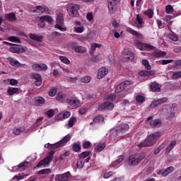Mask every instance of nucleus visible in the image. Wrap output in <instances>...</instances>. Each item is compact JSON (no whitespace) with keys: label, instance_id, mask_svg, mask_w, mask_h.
I'll list each match as a JSON object with an SVG mask.
<instances>
[{"label":"nucleus","instance_id":"obj_46","mask_svg":"<svg viewBox=\"0 0 181 181\" xmlns=\"http://www.w3.org/2000/svg\"><path fill=\"white\" fill-rule=\"evenodd\" d=\"M54 155V151H50L48 153V156L45 157L47 160H49V162H52L53 160V156Z\"/></svg>","mask_w":181,"mask_h":181},{"label":"nucleus","instance_id":"obj_17","mask_svg":"<svg viewBox=\"0 0 181 181\" xmlns=\"http://www.w3.org/2000/svg\"><path fill=\"white\" fill-rule=\"evenodd\" d=\"M175 107H169L166 113V119L170 121V119H172V118H175Z\"/></svg>","mask_w":181,"mask_h":181},{"label":"nucleus","instance_id":"obj_58","mask_svg":"<svg viewBox=\"0 0 181 181\" xmlns=\"http://www.w3.org/2000/svg\"><path fill=\"white\" fill-rule=\"evenodd\" d=\"M159 62L163 66H165L166 64H169V63H173V59H164V60L159 61Z\"/></svg>","mask_w":181,"mask_h":181},{"label":"nucleus","instance_id":"obj_44","mask_svg":"<svg viewBox=\"0 0 181 181\" xmlns=\"http://www.w3.org/2000/svg\"><path fill=\"white\" fill-rule=\"evenodd\" d=\"M48 146H51V148H52V149H57L62 146H63L62 145V143H60V141H58L57 143L54 144H47Z\"/></svg>","mask_w":181,"mask_h":181},{"label":"nucleus","instance_id":"obj_27","mask_svg":"<svg viewBox=\"0 0 181 181\" xmlns=\"http://www.w3.org/2000/svg\"><path fill=\"white\" fill-rule=\"evenodd\" d=\"M70 139H71V136H70V134H67L61 141H59V144H61L62 146H64Z\"/></svg>","mask_w":181,"mask_h":181},{"label":"nucleus","instance_id":"obj_49","mask_svg":"<svg viewBox=\"0 0 181 181\" xmlns=\"http://www.w3.org/2000/svg\"><path fill=\"white\" fill-rule=\"evenodd\" d=\"M142 64H144L146 70H151V66L149 65V61H148V59H143Z\"/></svg>","mask_w":181,"mask_h":181},{"label":"nucleus","instance_id":"obj_15","mask_svg":"<svg viewBox=\"0 0 181 181\" xmlns=\"http://www.w3.org/2000/svg\"><path fill=\"white\" fill-rule=\"evenodd\" d=\"M108 74V69L103 67L99 69L98 74H97V78L100 80V78H103V77H105V76H107Z\"/></svg>","mask_w":181,"mask_h":181},{"label":"nucleus","instance_id":"obj_50","mask_svg":"<svg viewBox=\"0 0 181 181\" xmlns=\"http://www.w3.org/2000/svg\"><path fill=\"white\" fill-rule=\"evenodd\" d=\"M45 115L48 118H52L54 115V110L50 109L45 112Z\"/></svg>","mask_w":181,"mask_h":181},{"label":"nucleus","instance_id":"obj_45","mask_svg":"<svg viewBox=\"0 0 181 181\" xmlns=\"http://www.w3.org/2000/svg\"><path fill=\"white\" fill-rule=\"evenodd\" d=\"M10 64L13 67H19V66H21V63L18 62V60H15L13 59H10Z\"/></svg>","mask_w":181,"mask_h":181},{"label":"nucleus","instance_id":"obj_26","mask_svg":"<svg viewBox=\"0 0 181 181\" xmlns=\"http://www.w3.org/2000/svg\"><path fill=\"white\" fill-rule=\"evenodd\" d=\"M33 12H36L37 13H43L44 12H46V7L45 6H37L33 8Z\"/></svg>","mask_w":181,"mask_h":181},{"label":"nucleus","instance_id":"obj_8","mask_svg":"<svg viewBox=\"0 0 181 181\" xmlns=\"http://www.w3.org/2000/svg\"><path fill=\"white\" fill-rule=\"evenodd\" d=\"M69 177H71V174L68 171L63 174L57 175L55 176V181H67Z\"/></svg>","mask_w":181,"mask_h":181},{"label":"nucleus","instance_id":"obj_32","mask_svg":"<svg viewBox=\"0 0 181 181\" xmlns=\"http://www.w3.org/2000/svg\"><path fill=\"white\" fill-rule=\"evenodd\" d=\"M167 37L168 39H170V40H173V42H177L179 40V37H177V35L173 33L167 34Z\"/></svg>","mask_w":181,"mask_h":181},{"label":"nucleus","instance_id":"obj_9","mask_svg":"<svg viewBox=\"0 0 181 181\" xmlns=\"http://www.w3.org/2000/svg\"><path fill=\"white\" fill-rule=\"evenodd\" d=\"M72 50H74L76 53H78L79 54H83V53H86L87 52V49L83 46L76 45V43H72L71 45Z\"/></svg>","mask_w":181,"mask_h":181},{"label":"nucleus","instance_id":"obj_13","mask_svg":"<svg viewBox=\"0 0 181 181\" xmlns=\"http://www.w3.org/2000/svg\"><path fill=\"white\" fill-rule=\"evenodd\" d=\"M150 121V125L152 127V128H156V127H160L162 122L160 119H156L154 120H152V117H149L147 119V122H149Z\"/></svg>","mask_w":181,"mask_h":181},{"label":"nucleus","instance_id":"obj_23","mask_svg":"<svg viewBox=\"0 0 181 181\" xmlns=\"http://www.w3.org/2000/svg\"><path fill=\"white\" fill-rule=\"evenodd\" d=\"M117 4L115 0H107V5L110 13H114V6Z\"/></svg>","mask_w":181,"mask_h":181},{"label":"nucleus","instance_id":"obj_53","mask_svg":"<svg viewBox=\"0 0 181 181\" xmlns=\"http://www.w3.org/2000/svg\"><path fill=\"white\" fill-rule=\"evenodd\" d=\"M158 175H161V176H163V177H166V176H168V175H169V173L168 172L167 170H160L158 173Z\"/></svg>","mask_w":181,"mask_h":181},{"label":"nucleus","instance_id":"obj_33","mask_svg":"<svg viewBox=\"0 0 181 181\" xmlns=\"http://www.w3.org/2000/svg\"><path fill=\"white\" fill-rule=\"evenodd\" d=\"M105 148V144H100L95 147V152H101Z\"/></svg>","mask_w":181,"mask_h":181},{"label":"nucleus","instance_id":"obj_43","mask_svg":"<svg viewBox=\"0 0 181 181\" xmlns=\"http://www.w3.org/2000/svg\"><path fill=\"white\" fill-rule=\"evenodd\" d=\"M76 121H77V119L76 117H71L69 120L68 127L69 128L74 127V123L76 122Z\"/></svg>","mask_w":181,"mask_h":181},{"label":"nucleus","instance_id":"obj_18","mask_svg":"<svg viewBox=\"0 0 181 181\" xmlns=\"http://www.w3.org/2000/svg\"><path fill=\"white\" fill-rule=\"evenodd\" d=\"M127 32H128L129 33H130L131 35H133V36H136V37H139V39H142V37H144V36L142 35V34L139 33L138 31L127 27L126 28Z\"/></svg>","mask_w":181,"mask_h":181},{"label":"nucleus","instance_id":"obj_38","mask_svg":"<svg viewBox=\"0 0 181 181\" xmlns=\"http://www.w3.org/2000/svg\"><path fill=\"white\" fill-rule=\"evenodd\" d=\"M40 21L50 23V22H53V18H52L50 16H42L40 17Z\"/></svg>","mask_w":181,"mask_h":181},{"label":"nucleus","instance_id":"obj_55","mask_svg":"<svg viewBox=\"0 0 181 181\" xmlns=\"http://www.w3.org/2000/svg\"><path fill=\"white\" fill-rule=\"evenodd\" d=\"M67 156H70V151H66L64 153L62 154L59 159L60 160H65Z\"/></svg>","mask_w":181,"mask_h":181},{"label":"nucleus","instance_id":"obj_28","mask_svg":"<svg viewBox=\"0 0 181 181\" xmlns=\"http://www.w3.org/2000/svg\"><path fill=\"white\" fill-rule=\"evenodd\" d=\"M26 176H28V174L25 175L24 173L16 175L13 177V180H16V181L22 180V179H25V177H26Z\"/></svg>","mask_w":181,"mask_h":181},{"label":"nucleus","instance_id":"obj_7","mask_svg":"<svg viewBox=\"0 0 181 181\" xmlns=\"http://www.w3.org/2000/svg\"><path fill=\"white\" fill-rule=\"evenodd\" d=\"M114 109V105L111 102L106 101L103 103H101L98 105V111H105V110H111Z\"/></svg>","mask_w":181,"mask_h":181},{"label":"nucleus","instance_id":"obj_1","mask_svg":"<svg viewBox=\"0 0 181 181\" xmlns=\"http://www.w3.org/2000/svg\"><path fill=\"white\" fill-rule=\"evenodd\" d=\"M129 129V125L128 124H122L116 127L115 131L111 134V138L112 136L115 138V141H120L125 138V133Z\"/></svg>","mask_w":181,"mask_h":181},{"label":"nucleus","instance_id":"obj_29","mask_svg":"<svg viewBox=\"0 0 181 181\" xmlns=\"http://www.w3.org/2000/svg\"><path fill=\"white\" fill-rule=\"evenodd\" d=\"M136 22H137V25H136V28H138V29H141L143 28L142 24L144 23V19H142L141 18V16H139V15L136 16Z\"/></svg>","mask_w":181,"mask_h":181},{"label":"nucleus","instance_id":"obj_20","mask_svg":"<svg viewBox=\"0 0 181 181\" xmlns=\"http://www.w3.org/2000/svg\"><path fill=\"white\" fill-rule=\"evenodd\" d=\"M4 18L6 21H8V22H15V21H16V15L15 13H6L4 16Z\"/></svg>","mask_w":181,"mask_h":181},{"label":"nucleus","instance_id":"obj_35","mask_svg":"<svg viewBox=\"0 0 181 181\" xmlns=\"http://www.w3.org/2000/svg\"><path fill=\"white\" fill-rule=\"evenodd\" d=\"M66 102L69 104V105H78L80 104V101L77 99H67Z\"/></svg>","mask_w":181,"mask_h":181},{"label":"nucleus","instance_id":"obj_61","mask_svg":"<svg viewBox=\"0 0 181 181\" xmlns=\"http://www.w3.org/2000/svg\"><path fill=\"white\" fill-rule=\"evenodd\" d=\"M142 47H146V49H148V50H153V49H155L154 46H152L150 44H146V43H143Z\"/></svg>","mask_w":181,"mask_h":181},{"label":"nucleus","instance_id":"obj_60","mask_svg":"<svg viewBox=\"0 0 181 181\" xmlns=\"http://www.w3.org/2000/svg\"><path fill=\"white\" fill-rule=\"evenodd\" d=\"M72 149L74 151V152H78V151L81 149V146H80V145L78 144H74L72 146Z\"/></svg>","mask_w":181,"mask_h":181},{"label":"nucleus","instance_id":"obj_30","mask_svg":"<svg viewBox=\"0 0 181 181\" xmlns=\"http://www.w3.org/2000/svg\"><path fill=\"white\" fill-rule=\"evenodd\" d=\"M66 98V95L63 93H59L56 96L57 101H59V103H63Z\"/></svg>","mask_w":181,"mask_h":181},{"label":"nucleus","instance_id":"obj_36","mask_svg":"<svg viewBox=\"0 0 181 181\" xmlns=\"http://www.w3.org/2000/svg\"><path fill=\"white\" fill-rule=\"evenodd\" d=\"M124 59L127 60V62H129V60L132 62V60H134V54L128 51L126 54V57H124Z\"/></svg>","mask_w":181,"mask_h":181},{"label":"nucleus","instance_id":"obj_59","mask_svg":"<svg viewBox=\"0 0 181 181\" xmlns=\"http://www.w3.org/2000/svg\"><path fill=\"white\" fill-rule=\"evenodd\" d=\"M56 93H57V88H52L49 91V97H54V95H56Z\"/></svg>","mask_w":181,"mask_h":181},{"label":"nucleus","instance_id":"obj_40","mask_svg":"<svg viewBox=\"0 0 181 181\" xmlns=\"http://www.w3.org/2000/svg\"><path fill=\"white\" fill-rule=\"evenodd\" d=\"M153 57H163V56H166V52H156L153 53Z\"/></svg>","mask_w":181,"mask_h":181},{"label":"nucleus","instance_id":"obj_34","mask_svg":"<svg viewBox=\"0 0 181 181\" xmlns=\"http://www.w3.org/2000/svg\"><path fill=\"white\" fill-rule=\"evenodd\" d=\"M49 163L50 162L45 158L37 164V168H40V166H46V165H49Z\"/></svg>","mask_w":181,"mask_h":181},{"label":"nucleus","instance_id":"obj_24","mask_svg":"<svg viewBox=\"0 0 181 181\" xmlns=\"http://www.w3.org/2000/svg\"><path fill=\"white\" fill-rule=\"evenodd\" d=\"M7 94L8 95H13L14 94H19V88L8 87L7 89Z\"/></svg>","mask_w":181,"mask_h":181},{"label":"nucleus","instance_id":"obj_39","mask_svg":"<svg viewBox=\"0 0 181 181\" xmlns=\"http://www.w3.org/2000/svg\"><path fill=\"white\" fill-rule=\"evenodd\" d=\"M25 127L14 128L13 132L15 135H19L21 132H24Z\"/></svg>","mask_w":181,"mask_h":181},{"label":"nucleus","instance_id":"obj_56","mask_svg":"<svg viewBox=\"0 0 181 181\" xmlns=\"http://www.w3.org/2000/svg\"><path fill=\"white\" fill-rule=\"evenodd\" d=\"M59 60H61L62 63H65V64H70V60H69L66 57L60 56Z\"/></svg>","mask_w":181,"mask_h":181},{"label":"nucleus","instance_id":"obj_4","mask_svg":"<svg viewBox=\"0 0 181 181\" xmlns=\"http://www.w3.org/2000/svg\"><path fill=\"white\" fill-rule=\"evenodd\" d=\"M80 10V5L76 4H69L67 6V11L72 18H78L80 15L78 11Z\"/></svg>","mask_w":181,"mask_h":181},{"label":"nucleus","instance_id":"obj_41","mask_svg":"<svg viewBox=\"0 0 181 181\" xmlns=\"http://www.w3.org/2000/svg\"><path fill=\"white\" fill-rule=\"evenodd\" d=\"M52 173V170L49 168L42 169L37 172V175H49Z\"/></svg>","mask_w":181,"mask_h":181},{"label":"nucleus","instance_id":"obj_31","mask_svg":"<svg viewBox=\"0 0 181 181\" xmlns=\"http://www.w3.org/2000/svg\"><path fill=\"white\" fill-rule=\"evenodd\" d=\"M45 101L46 100H45L43 97L38 96L35 98V103L37 105H40V104H45Z\"/></svg>","mask_w":181,"mask_h":181},{"label":"nucleus","instance_id":"obj_22","mask_svg":"<svg viewBox=\"0 0 181 181\" xmlns=\"http://www.w3.org/2000/svg\"><path fill=\"white\" fill-rule=\"evenodd\" d=\"M30 39L32 40H35L36 42H43V36L38 35L37 34L30 33L28 35Z\"/></svg>","mask_w":181,"mask_h":181},{"label":"nucleus","instance_id":"obj_19","mask_svg":"<svg viewBox=\"0 0 181 181\" xmlns=\"http://www.w3.org/2000/svg\"><path fill=\"white\" fill-rule=\"evenodd\" d=\"M90 159H91V158H86V160H82L81 158H78L76 163V166L78 169H83V168H84V163H87L88 162H89Z\"/></svg>","mask_w":181,"mask_h":181},{"label":"nucleus","instance_id":"obj_14","mask_svg":"<svg viewBox=\"0 0 181 181\" xmlns=\"http://www.w3.org/2000/svg\"><path fill=\"white\" fill-rule=\"evenodd\" d=\"M161 87L162 86L156 81L151 83L150 84L151 91L153 93H160Z\"/></svg>","mask_w":181,"mask_h":181},{"label":"nucleus","instance_id":"obj_6","mask_svg":"<svg viewBox=\"0 0 181 181\" xmlns=\"http://www.w3.org/2000/svg\"><path fill=\"white\" fill-rule=\"evenodd\" d=\"M132 84V82L131 81H124L122 82L120 84L115 86V93L116 94H119V93H122L128 86H131Z\"/></svg>","mask_w":181,"mask_h":181},{"label":"nucleus","instance_id":"obj_54","mask_svg":"<svg viewBox=\"0 0 181 181\" xmlns=\"http://www.w3.org/2000/svg\"><path fill=\"white\" fill-rule=\"evenodd\" d=\"M165 12L166 13H173V6L172 5L168 4L165 6Z\"/></svg>","mask_w":181,"mask_h":181},{"label":"nucleus","instance_id":"obj_21","mask_svg":"<svg viewBox=\"0 0 181 181\" xmlns=\"http://www.w3.org/2000/svg\"><path fill=\"white\" fill-rule=\"evenodd\" d=\"M102 122H104V116L99 115L93 119V122L90 123V125H93V124H102Z\"/></svg>","mask_w":181,"mask_h":181},{"label":"nucleus","instance_id":"obj_42","mask_svg":"<svg viewBox=\"0 0 181 181\" xmlns=\"http://www.w3.org/2000/svg\"><path fill=\"white\" fill-rule=\"evenodd\" d=\"M8 40L9 42H13L15 43H21V40L16 36H11L8 37Z\"/></svg>","mask_w":181,"mask_h":181},{"label":"nucleus","instance_id":"obj_57","mask_svg":"<svg viewBox=\"0 0 181 181\" xmlns=\"http://www.w3.org/2000/svg\"><path fill=\"white\" fill-rule=\"evenodd\" d=\"M26 165H28V162L21 163L18 165V169H21V170H26Z\"/></svg>","mask_w":181,"mask_h":181},{"label":"nucleus","instance_id":"obj_64","mask_svg":"<svg viewBox=\"0 0 181 181\" xmlns=\"http://www.w3.org/2000/svg\"><path fill=\"white\" fill-rule=\"evenodd\" d=\"M75 32L76 33H83L84 32V26L77 27L75 28Z\"/></svg>","mask_w":181,"mask_h":181},{"label":"nucleus","instance_id":"obj_63","mask_svg":"<svg viewBox=\"0 0 181 181\" xmlns=\"http://www.w3.org/2000/svg\"><path fill=\"white\" fill-rule=\"evenodd\" d=\"M91 146V142L90 141H85L83 144V149H88V148H90Z\"/></svg>","mask_w":181,"mask_h":181},{"label":"nucleus","instance_id":"obj_62","mask_svg":"<svg viewBox=\"0 0 181 181\" xmlns=\"http://www.w3.org/2000/svg\"><path fill=\"white\" fill-rule=\"evenodd\" d=\"M136 100L137 101V103H144V101H145V97L139 95L136 97Z\"/></svg>","mask_w":181,"mask_h":181},{"label":"nucleus","instance_id":"obj_25","mask_svg":"<svg viewBox=\"0 0 181 181\" xmlns=\"http://www.w3.org/2000/svg\"><path fill=\"white\" fill-rule=\"evenodd\" d=\"M90 155H91V151H84L78 155V158L83 160H87L90 158Z\"/></svg>","mask_w":181,"mask_h":181},{"label":"nucleus","instance_id":"obj_52","mask_svg":"<svg viewBox=\"0 0 181 181\" xmlns=\"http://www.w3.org/2000/svg\"><path fill=\"white\" fill-rule=\"evenodd\" d=\"M90 81H91V78L88 76L82 77L81 78V83H90Z\"/></svg>","mask_w":181,"mask_h":181},{"label":"nucleus","instance_id":"obj_37","mask_svg":"<svg viewBox=\"0 0 181 181\" xmlns=\"http://www.w3.org/2000/svg\"><path fill=\"white\" fill-rule=\"evenodd\" d=\"M66 81H68V83H77V81H78V78L77 76L75 77H70V76H67L66 78Z\"/></svg>","mask_w":181,"mask_h":181},{"label":"nucleus","instance_id":"obj_5","mask_svg":"<svg viewBox=\"0 0 181 181\" xmlns=\"http://www.w3.org/2000/svg\"><path fill=\"white\" fill-rule=\"evenodd\" d=\"M56 21L57 24L55 25L54 28L59 29L61 30V32H66V30H67L66 28L63 27V25H64V18H63V14H59L57 16Z\"/></svg>","mask_w":181,"mask_h":181},{"label":"nucleus","instance_id":"obj_47","mask_svg":"<svg viewBox=\"0 0 181 181\" xmlns=\"http://www.w3.org/2000/svg\"><path fill=\"white\" fill-rule=\"evenodd\" d=\"M115 98H117V96L115 95V94L112 93L107 95V101L109 103H113Z\"/></svg>","mask_w":181,"mask_h":181},{"label":"nucleus","instance_id":"obj_11","mask_svg":"<svg viewBox=\"0 0 181 181\" xmlns=\"http://www.w3.org/2000/svg\"><path fill=\"white\" fill-rule=\"evenodd\" d=\"M28 48L26 47H11L9 48L10 52L11 53H17L18 54L21 53H25Z\"/></svg>","mask_w":181,"mask_h":181},{"label":"nucleus","instance_id":"obj_2","mask_svg":"<svg viewBox=\"0 0 181 181\" xmlns=\"http://www.w3.org/2000/svg\"><path fill=\"white\" fill-rule=\"evenodd\" d=\"M162 136V133L160 132H154L147 136L144 142H141L138 146L139 148H144L146 146H152L156 144L158 138Z\"/></svg>","mask_w":181,"mask_h":181},{"label":"nucleus","instance_id":"obj_3","mask_svg":"<svg viewBox=\"0 0 181 181\" xmlns=\"http://www.w3.org/2000/svg\"><path fill=\"white\" fill-rule=\"evenodd\" d=\"M146 156V153H145V152L132 155L129 158L128 163L131 166H136V165H139V163H141V160L145 159Z\"/></svg>","mask_w":181,"mask_h":181},{"label":"nucleus","instance_id":"obj_16","mask_svg":"<svg viewBox=\"0 0 181 181\" xmlns=\"http://www.w3.org/2000/svg\"><path fill=\"white\" fill-rule=\"evenodd\" d=\"M33 78H35V84L37 86V87H40L42 86V77L40 76V74H32Z\"/></svg>","mask_w":181,"mask_h":181},{"label":"nucleus","instance_id":"obj_12","mask_svg":"<svg viewBox=\"0 0 181 181\" xmlns=\"http://www.w3.org/2000/svg\"><path fill=\"white\" fill-rule=\"evenodd\" d=\"M165 103H168V98H162L154 102H152L150 107L151 108H155L158 105H160V104H165Z\"/></svg>","mask_w":181,"mask_h":181},{"label":"nucleus","instance_id":"obj_10","mask_svg":"<svg viewBox=\"0 0 181 181\" xmlns=\"http://www.w3.org/2000/svg\"><path fill=\"white\" fill-rule=\"evenodd\" d=\"M32 69L35 71H46L47 70V65L45 64H34L32 66Z\"/></svg>","mask_w":181,"mask_h":181},{"label":"nucleus","instance_id":"obj_51","mask_svg":"<svg viewBox=\"0 0 181 181\" xmlns=\"http://www.w3.org/2000/svg\"><path fill=\"white\" fill-rule=\"evenodd\" d=\"M181 78V71L175 72L172 76L173 80H177V78Z\"/></svg>","mask_w":181,"mask_h":181},{"label":"nucleus","instance_id":"obj_48","mask_svg":"<svg viewBox=\"0 0 181 181\" xmlns=\"http://www.w3.org/2000/svg\"><path fill=\"white\" fill-rule=\"evenodd\" d=\"M144 15H146V16H148V18H153V10L148 9L144 12Z\"/></svg>","mask_w":181,"mask_h":181}]
</instances>
